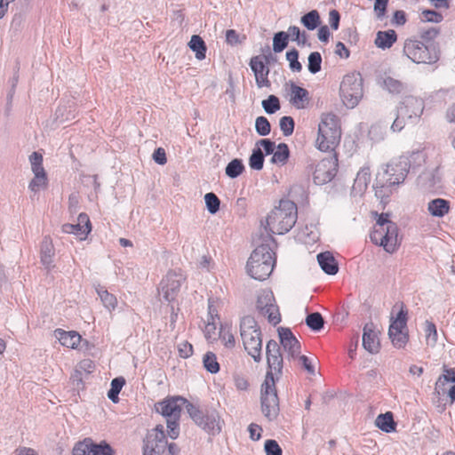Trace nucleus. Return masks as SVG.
<instances>
[{"instance_id":"obj_6","label":"nucleus","mask_w":455,"mask_h":455,"mask_svg":"<svg viewBox=\"0 0 455 455\" xmlns=\"http://www.w3.org/2000/svg\"><path fill=\"white\" fill-rule=\"evenodd\" d=\"M188 400L181 396H168L155 404L156 411L162 414L167 421V432L172 439L180 435V419Z\"/></svg>"},{"instance_id":"obj_42","label":"nucleus","mask_w":455,"mask_h":455,"mask_svg":"<svg viewBox=\"0 0 455 455\" xmlns=\"http://www.w3.org/2000/svg\"><path fill=\"white\" fill-rule=\"evenodd\" d=\"M243 165L239 159L232 160L226 167V174L230 178H236L243 172Z\"/></svg>"},{"instance_id":"obj_32","label":"nucleus","mask_w":455,"mask_h":455,"mask_svg":"<svg viewBox=\"0 0 455 455\" xmlns=\"http://www.w3.org/2000/svg\"><path fill=\"white\" fill-rule=\"evenodd\" d=\"M290 156V150L285 143H280L276 146L275 151L273 152V156L271 158V162L277 165H284L288 158Z\"/></svg>"},{"instance_id":"obj_33","label":"nucleus","mask_w":455,"mask_h":455,"mask_svg":"<svg viewBox=\"0 0 455 455\" xmlns=\"http://www.w3.org/2000/svg\"><path fill=\"white\" fill-rule=\"evenodd\" d=\"M190 49L196 52V58L199 60L205 59L206 45L201 36L197 35L192 36L190 42L188 43Z\"/></svg>"},{"instance_id":"obj_47","label":"nucleus","mask_w":455,"mask_h":455,"mask_svg":"<svg viewBox=\"0 0 455 455\" xmlns=\"http://www.w3.org/2000/svg\"><path fill=\"white\" fill-rule=\"evenodd\" d=\"M322 56L318 52H311L308 56V70L315 74L321 70Z\"/></svg>"},{"instance_id":"obj_37","label":"nucleus","mask_w":455,"mask_h":455,"mask_svg":"<svg viewBox=\"0 0 455 455\" xmlns=\"http://www.w3.org/2000/svg\"><path fill=\"white\" fill-rule=\"evenodd\" d=\"M302 24L309 30L315 29L320 23V16L317 11L313 10L301 18Z\"/></svg>"},{"instance_id":"obj_49","label":"nucleus","mask_w":455,"mask_h":455,"mask_svg":"<svg viewBox=\"0 0 455 455\" xmlns=\"http://www.w3.org/2000/svg\"><path fill=\"white\" fill-rule=\"evenodd\" d=\"M205 204L208 211L214 214L220 210V201L213 193H207L204 196Z\"/></svg>"},{"instance_id":"obj_19","label":"nucleus","mask_w":455,"mask_h":455,"mask_svg":"<svg viewBox=\"0 0 455 455\" xmlns=\"http://www.w3.org/2000/svg\"><path fill=\"white\" fill-rule=\"evenodd\" d=\"M62 231L67 234H74L80 240H85L89 233L92 231V224L86 213H80L77 218L76 224H64Z\"/></svg>"},{"instance_id":"obj_9","label":"nucleus","mask_w":455,"mask_h":455,"mask_svg":"<svg viewBox=\"0 0 455 455\" xmlns=\"http://www.w3.org/2000/svg\"><path fill=\"white\" fill-rule=\"evenodd\" d=\"M408 311L401 305L395 317H391L388 335L393 346L396 348H403L409 342V331L407 327Z\"/></svg>"},{"instance_id":"obj_8","label":"nucleus","mask_w":455,"mask_h":455,"mask_svg":"<svg viewBox=\"0 0 455 455\" xmlns=\"http://www.w3.org/2000/svg\"><path fill=\"white\" fill-rule=\"evenodd\" d=\"M261 410L269 419H275L279 413V399L272 372H267L261 385Z\"/></svg>"},{"instance_id":"obj_41","label":"nucleus","mask_w":455,"mask_h":455,"mask_svg":"<svg viewBox=\"0 0 455 455\" xmlns=\"http://www.w3.org/2000/svg\"><path fill=\"white\" fill-rule=\"evenodd\" d=\"M307 325L313 331H319L323 327V318L318 312L309 314L306 318Z\"/></svg>"},{"instance_id":"obj_61","label":"nucleus","mask_w":455,"mask_h":455,"mask_svg":"<svg viewBox=\"0 0 455 455\" xmlns=\"http://www.w3.org/2000/svg\"><path fill=\"white\" fill-rule=\"evenodd\" d=\"M234 384H235V387H236V389H238L240 391H244L249 387V383H248V380L246 379V378H244L242 375H238V374L234 376Z\"/></svg>"},{"instance_id":"obj_58","label":"nucleus","mask_w":455,"mask_h":455,"mask_svg":"<svg viewBox=\"0 0 455 455\" xmlns=\"http://www.w3.org/2000/svg\"><path fill=\"white\" fill-rule=\"evenodd\" d=\"M388 0H375L374 12L378 19H382L386 15Z\"/></svg>"},{"instance_id":"obj_35","label":"nucleus","mask_w":455,"mask_h":455,"mask_svg":"<svg viewBox=\"0 0 455 455\" xmlns=\"http://www.w3.org/2000/svg\"><path fill=\"white\" fill-rule=\"evenodd\" d=\"M275 302L274 294L270 291H262L257 300V309L261 313Z\"/></svg>"},{"instance_id":"obj_14","label":"nucleus","mask_w":455,"mask_h":455,"mask_svg":"<svg viewBox=\"0 0 455 455\" xmlns=\"http://www.w3.org/2000/svg\"><path fill=\"white\" fill-rule=\"evenodd\" d=\"M167 446L163 425H157L144 440L143 455H161Z\"/></svg>"},{"instance_id":"obj_31","label":"nucleus","mask_w":455,"mask_h":455,"mask_svg":"<svg viewBox=\"0 0 455 455\" xmlns=\"http://www.w3.org/2000/svg\"><path fill=\"white\" fill-rule=\"evenodd\" d=\"M219 339L227 348H233L235 345V334L228 324H221L219 331Z\"/></svg>"},{"instance_id":"obj_27","label":"nucleus","mask_w":455,"mask_h":455,"mask_svg":"<svg viewBox=\"0 0 455 455\" xmlns=\"http://www.w3.org/2000/svg\"><path fill=\"white\" fill-rule=\"evenodd\" d=\"M317 260L321 268L328 275H335L338 270V264L334 257L329 252H322L317 255Z\"/></svg>"},{"instance_id":"obj_59","label":"nucleus","mask_w":455,"mask_h":455,"mask_svg":"<svg viewBox=\"0 0 455 455\" xmlns=\"http://www.w3.org/2000/svg\"><path fill=\"white\" fill-rule=\"evenodd\" d=\"M178 351L180 357L188 358L193 354V346L188 341H183L179 344Z\"/></svg>"},{"instance_id":"obj_3","label":"nucleus","mask_w":455,"mask_h":455,"mask_svg":"<svg viewBox=\"0 0 455 455\" xmlns=\"http://www.w3.org/2000/svg\"><path fill=\"white\" fill-rule=\"evenodd\" d=\"M341 125L339 118L332 113L321 116L318 124L316 148L323 152L333 151L340 142Z\"/></svg>"},{"instance_id":"obj_40","label":"nucleus","mask_w":455,"mask_h":455,"mask_svg":"<svg viewBox=\"0 0 455 455\" xmlns=\"http://www.w3.org/2000/svg\"><path fill=\"white\" fill-rule=\"evenodd\" d=\"M204 365L211 373H217L220 371V364L217 356L212 352H207L204 356Z\"/></svg>"},{"instance_id":"obj_39","label":"nucleus","mask_w":455,"mask_h":455,"mask_svg":"<svg viewBox=\"0 0 455 455\" xmlns=\"http://www.w3.org/2000/svg\"><path fill=\"white\" fill-rule=\"evenodd\" d=\"M259 314L267 317L268 322L274 325L279 323L281 321V315L275 302Z\"/></svg>"},{"instance_id":"obj_5","label":"nucleus","mask_w":455,"mask_h":455,"mask_svg":"<svg viewBox=\"0 0 455 455\" xmlns=\"http://www.w3.org/2000/svg\"><path fill=\"white\" fill-rule=\"evenodd\" d=\"M275 264V252L268 245L258 246L247 260V274L259 281L266 280L272 273Z\"/></svg>"},{"instance_id":"obj_36","label":"nucleus","mask_w":455,"mask_h":455,"mask_svg":"<svg viewBox=\"0 0 455 455\" xmlns=\"http://www.w3.org/2000/svg\"><path fill=\"white\" fill-rule=\"evenodd\" d=\"M124 384L125 380L122 377L116 378L111 381V387L108 393V396L113 403H117L119 401L118 395Z\"/></svg>"},{"instance_id":"obj_54","label":"nucleus","mask_w":455,"mask_h":455,"mask_svg":"<svg viewBox=\"0 0 455 455\" xmlns=\"http://www.w3.org/2000/svg\"><path fill=\"white\" fill-rule=\"evenodd\" d=\"M95 369V364L91 359H84L79 362L76 367V371L79 373H92Z\"/></svg>"},{"instance_id":"obj_23","label":"nucleus","mask_w":455,"mask_h":455,"mask_svg":"<svg viewBox=\"0 0 455 455\" xmlns=\"http://www.w3.org/2000/svg\"><path fill=\"white\" fill-rule=\"evenodd\" d=\"M310 101L308 92L294 84L291 85L290 103L297 109L306 108Z\"/></svg>"},{"instance_id":"obj_44","label":"nucleus","mask_w":455,"mask_h":455,"mask_svg":"<svg viewBox=\"0 0 455 455\" xmlns=\"http://www.w3.org/2000/svg\"><path fill=\"white\" fill-rule=\"evenodd\" d=\"M384 84L386 89L393 94H401L405 91V86L400 81L391 77L385 79Z\"/></svg>"},{"instance_id":"obj_7","label":"nucleus","mask_w":455,"mask_h":455,"mask_svg":"<svg viewBox=\"0 0 455 455\" xmlns=\"http://www.w3.org/2000/svg\"><path fill=\"white\" fill-rule=\"evenodd\" d=\"M240 334L244 349L256 362H259L262 350L261 331L253 317L250 315L243 317L240 323Z\"/></svg>"},{"instance_id":"obj_48","label":"nucleus","mask_w":455,"mask_h":455,"mask_svg":"<svg viewBox=\"0 0 455 455\" xmlns=\"http://www.w3.org/2000/svg\"><path fill=\"white\" fill-rule=\"evenodd\" d=\"M425 334L427 343L435 345L437 341V330L436 326L433 322L426 321L425 323Z\"/></svg>"},{"instance_id":"obj_38","label":"nucleus","mask_w":455,"mask_h":455,"mask_svg":"<svg viewBox=\"0 0 455 455\" xmlns=\"http://www.w3.org/2000/svg\"><path fill=\"white\" fill-rule=\"evenodd\" d=\"M289 35L286 32H278L273 38V50L275 52H283L288 45Z\"/></svg>"},{"instance_id":"obj_43","label":"nucleus","mask_w":455,"mask_h":455,"mask_svg":"<svg viewBox=\"0 0 455 455\" xmlns=\"http://www.w3.org/2000/svg\"><path fill=\"white\" fill-rule=\"evenodd\" d=\"M186 409L189 416L198 426L203 423V419L205 418V412L204 411L188 402L186 403Z\"/></svg>"},{"instance_id":"obj_28","label":"nucleus","mask_w":455,"mask_h":455,"mask_svg":"<svg viewBox=\"0 0 455 455\" xmlns=\"http://www.w3.org/2000/svg\"><path fill=\"white\" fill-rule=\"evenodd\" d=\"M397 36L395 30L379 31L375 38V44L381 49L390 48L396 41Z\"/></svg>"},{"instance_id":"obj_18","label":"nucleus","mask_w":455,"mask_h":455,"mask_svg":"<svg viewBox=\"0 0 455 455\" xmlns=\"http://www.w3.org/2000/svg\"><path fill=\"white\" fill-rule=\"evenodd\" d=\"M401 117L408 120L419 118L424 109L423 101L416 97L407 96L398 108Z\"/></svg>"},{"instance_id":"obj_16","label":"nucleus","mask_w":455,"mask_h":455,"mask_svg":"<svg viewBox=\"0 0 455 455\" xmlns=\"http://www.w3.org/2000/svg\"><path fill=\"white\" fill-rule=\"evenodd\" d=\"M72 455H113V450L105 442L98 444L91 438H84L75 444Z\"/></svg>"},{"instance_id":"obj_4","label":"nucleus","mask_w":455,"mask_h":455,"mask_svg":"<svg viewBox=\"0 0 455 455\" xmlns=\"http://www.w3.org/2000/svg\"><path fill=\"white\" fill-rule=\"evenodd\" d=\"M408 173V164L405 160H394L388 163L383 173L379 175L375 188V195L381 201L387 199L392 188L403 183Z\"/></svg>"},{"instance_id":"obj_25","label":"nucleus","mask_w":455,"mask_h":455,"mask_svg":"<svg viewBox=\"0 0 455 455\" xmlns=\"http://www.w3.org/2000/svg\"><path fill=\"white\" fill-rule=\"evenodd\" d=\"M55 336L62 346L73 349L77 348L82 339L78 332L75 331H66L62 329L55 330Z\"/></svg>"},{"instance_id":"obj_17","label":"nucleus","mask_w":455,"mask_h":455,"mask_svg":"<svg viewBox=\"0 0 455 455\" xmlns=\"http://www.w3.org/2000/svg\"><path fill=\"white\" fill-rule=\"evenodd\" d=\"M435 390L438 395H447L451 403L455 402V370L443 368V373L438 378Z\"/></svg>"},{"instance_id":"obj_12","label":"nucleus","mask_w":455,"mask_h":455,"mask_svg":"<svg viewBox=\"0 0 455 455\" xmlns=\"http://www.w3.org/2000/svg\"><path fill=\"white\" fill-rule=\"evenodd\" d=\"M338 156L331 155L319 161L315 168L313 179L315 184L323 185L330 182L338 172Z\"/></svg>"},{"instance_id":"obj_22","label":"nucleus","mask_w":455,"mask_h":455,"mask_svg":"<svg viewBox=\"0 0 455 455\" xmlns=\"http://www.w3.org/2000/svg\"><path fill=\"white\" fill-rule=\"evenodd\" d=\"M279 337L282 346L291 356L294 357L299 355V342L297 340V339L294 337V335L289 329L281 328L279 330Z\"/></svg>"},{"instance_id":"obj_63","label":"nucleus","mask_w":455,"mask_h":455,"mask_svg":"<svg viewBox=\"0 0 455 455\" xmlns=\"http://www.w3.org/2000/svg\"><path fill=\"white\" fill-rule=\"evenodd\" d=\"M215 331H216V325L215 323L212 322H208V323L205 325L204 327V336L206 338V339H208L209 341H213L216 339V337H215Z\"/></svg>"},{"instance_id":"obj_10","label":"nucleus","mask_w":455,"mask_h":455,"mask_svg":"<svg viewBox=\"0 0 455 455\" xmlns=\"http://www.w3.org/2000/svg\"><path fill=\"white\" fill-rule=\"evenodd\" d=\"M403 52L411 61L418 64H431L438 60L435 48H430L417 39L409 38L405 40Z\"/></svg>"},{"instance_id":"obj_2","label":"nucleus","mask_w":455,"mask_h":455,"mask_svg":"<svg viewBox=\"0 0 455 455\" xmlns=\"http://www.w3.org/2000/svg\"><path fill=\"white\" fill-rule=\"evenodd\" d=\"M376 224L371 233L373 243L382 246L387 252L393 253L399 246L397 225L389 219L388 213H374Z\"/></svg>"},{"instance_id":"obj_50","label":"nucleus","mask_w":455,"mask_h":455,"mask_svg":"<svg viewBox=\"0 0 455 455\" xmlns=\"http://www.w3.org/2000/svg\"><path fill=\"white\" fill-rule=\"evenodd\" d=\"M262 106L265 111L268 114H273L280 109V102L276 96L270 95L267 100L262 101Z\"/></svg>"},{"instance_id":"obj_1","label":"nucleus","mask_w":455,"mask_h":455,"mask_svg":"<svg viewBox=\"0 0 455 455\" xmlns=\"http://www.w3.org/2000/svg\"><path fill=\"white\" fill-rule=\"evenodd\" d=\"M298 209L295 203L289 199H282L267 215L265 228L275 235H283L295 225Z\"/></svg>"},{"instance_id":"obj_20","label":"nucleus","mask_w":455,"mask_h":455,"mask_svg":"<svg viewBox=\"0 0 455 455\" xmlns=\"http://www.w3.org/2000/svg\"><path fill=\"white\" fill-rule=\"evenodd\" d=\"M263 59L262 56H254L250 61V67L254 73L256 84L259 88L269 87L271 84L268 79L269 68Z\"/></svg>"},{"instance_id":"obj_57","label":"nucleus","mask_w":455,"mask_h":455,"mask_svg":"<svg viewBox=\"0 0 455 455\" xmlns=\"http://www.w3.org/2000/svg\"><path fill=\"white\" fill-rule=\"evenodd\" d=\"M422 20L439 23L443 20V16L435 11L427 10L422 12Z\"/></svg>"},{"instance_id":"obj_55","label":"nucleus","mask_w":455,"mask_h":455,"mask_svg":"<svg viewBox=\"0 0 455 455\" xmlns=\"http://www.w3.org/2000/svg\"><path fill=\"white\" fill-rule=\"evenodd\" d=\"M371 181V170L369 167H363L357 172L355 182L363 184L364 187Z\"/></svg>"},{"instance_id":"obj_13","label":"nucleus","mask_w":455,"mask_h":455,"mask_svg":"<svg viewBox=\"0 0 455 455\" xmlns=\"http://www.w3.org/2000/svg\"><path fill=\"white\" fill-rule=\"evenodd\" d=\"M43 156L38 152H33L29 156V162L31 170L34 173V178L28 184V188L33 193H37L41 189H45L48 186L47 173L43 166Z\"/></svg>"},{"instance_id":"obj_53","label":"nucleus","mask_w":455,"mask_h":455,"mask_svg":"<svg viewBox=\"0 0 455 455\" xmlns=\"http://www.w3.org/2000/svg\"><path fill=\"white\" fill-rule=\"evenodd\" d=\"M226 43L229 45H235L241 44L243 41L246 39V36L243 35L242 36L235 29H228L226 31Z\"/></svg>"},{"instance_id":"obj_60","label":"nucleus","mask_w":455,"mask_h":455,"mask_svg":"<svg viewBox=\"0 0 455 455\" xmlns=\"http://www.w3.org/2000/svg\"><path fill=\"white\" fill-rule=\"evenodd\" d=\"M250 438L253 441H258L261 437L262 427L255 423H251L248 427Z\"/></svg>"},{"instance_id":"obj_26","label":"nucleus","mask_w":455,"mask_h":455,"mask_svg":"<svg viewBox=\"0 0 455 455\" xmlns=\"http://www.w3.org/2000/svg\"><path fill=\"white\" fill-rule=\"evenodd\" d=\"M427 211L433 217L443 218L451 211V203L443 198H435L428 202Z\"/></svg>"},{"instance_id":"obj_62","label":"nucleus","mask_w":455,"mask_h":455,"mask_svg":"<svg viewBox=\"0 0 455 455\" xmlns=\"http://www.w3.org/2000/svg\"><path fill=\"white\" fill-rule=\"evenodd\" d=\"M289 35V37L291 38L293 41H297L298 43H304L305 42V36H303L302 40H300V29L297 26H291L288 28V32L286 33Z\"/></svg>"},{"instance_id":"obj_46","label":"nucleus","mask_w":455,"mask_h":455,"mask_svg":"<svg viewBox=\"0 0 455 455\" xmlns=\"http://www.w3.org/2000/svg\"><path fill=\"white\" fill-rule=\"evenodd\" d=\"M286 59L289 61L290 68L295 72H300L302 65L299 61V52L296 49H292L286 52Z\"/></svg>"},{"instance_id":"obj_29","label":"nucleus","mask_w":455,"mask_h":455,"mask_svg":"<svg viewBox=\"0 0 455 455\" xmlns=\"http://www.w3.org/2000/svg\"><path fill=\"white\" fill-rule=\"evenodd\" d=\"M376 426L386 433H391L395 431L396 423L394 420L393 413L387 411L383 414H379L375 420Z\"/></svg>"},{"instance_id":"obj_34","label":"nucleus","mask_w":455,"mask_h":455,"mask_svg":"<svg viewBox=\"0 0 455 455\" xmlns=\"http://www.w3.org/2000/svg\"><path fill=\"white\" fill-rule=\"evenodd\" d=\"M199 426L212 435L220 433L221 429L219 420L214 414L209 415L205 413V418L203 419V423L199 424Z\"/></svg>"},{"instance_id":"obj_51","label":"nucleus","mask_w":455,"mask_h":455,"mask_svg":"<svg viewBox=\"0 0 455 455\" xmlns=\"http://www.w3.org/2000/svg\"><path fill=\"white\" fill-rule=\"evenodd\" d=\"M255 128L257 132L261 136L269 134L271 131L270 124L265 116H259L255 122Z\"/></svg>"},{"instance_id":"obj_64","label":"nucleus","mask_w":455,"mask_h":455,"mask_svg":"<svg viewBox=\"0 0 455 455\" xmlns=\"http://www.w3.org/2000/svg\"><path fill=\"white\" fill-rule=\"evenodd\" d=\"M154 160L159 164H165L167 162L166 154L164 148H158L153 154Z\"/></svg>"},{"instance_id":"obj_15","label":"nucleus","mask_w":455,"mask_h":455,"mask_svg":"<svg viewBox=\"0 0 455 455\" xmlns=\"http://www.w3.org/2000/svg\"><path fill=\"white\" fill-rule=\"evenodd\" d=\"M185 277L180 272L169 271L160 283L159 291L168 301L177 299Z\"/></svg>"},{"instance_id":"obj_21","label":"nucleus","mask_w":455,"mask_h":455,"mask_svg":"<svg viewBox=\"0 0 455 455\" xmlns=\"http://www.w3.org/2000/svg\"><path fill=\"white\" fill-rule=\"evenodd\" d=\"M267 360L268 365V371L279 373L283 368V356L280 351V347L275 340H269L267 343Z\"/></svg>"},{"instance_id":"obj_52","label":"nucleus","mask_w":455,"mask_h":455,"mask_svg":"<svg viewBox=\"0 0 455 455\" xmlns=\"http://www.w3.org/2000/svg\"><path fill=\"white\" fill-rule=\"evenodd\" d=\"M280 129L284 136H290L294 131V121L291 116H283L280 119Z\"/></svg>"},{"instance_id":"obj_11","label":"nucleus","mask_w":455,"mask_h":455,"mask_svg":"<svg viewBox=\"0 0 455 455\" xmlns=\"http://www.w3.org/2000/svg\"><path fill=\"white\" fill-rule=\"evenodd\" d=\"M340 97L347 108H355L363 96L362 79L357 74H348L340 84Z\"/></svg>"},{"instance_id":"obj_24","label":"nucleus","mask_w":455,"mask_h":455,"mask_svg":"<svg viewBox=\"0 0 455 455\" xmlns=\"http://www.w3.org/2000/svg\"><path fill=\"white\" fill-rule=\"evenodd\" d=\"M363 346L371 354L378 353L380 348V342L377 331L368 324L363 328Z\"/></svg>"},{"instance_id":"obj_30","label":"nucleus","mask_w":455,"mask_h":455,"mask_svg":"<svg viewBox=\"0 0 455 455\" xmlns=\"http://www.w3.org/2000/svg\"><path fill=\"white\" fill-rule=\"evenodd\" d=\"M96 292L100 297L102 304L108 311L112 312L116 308L118 303L116 297L114 294L108 292L105 287L99 285L96 288Z\"/></svg>"},{"instance_id":"obj_56","label":"nucleus","mask_w":455,"mask_h":455,"mask_svg":"<svg viewBox=\"0 0 455 455\" xmlns=\"http://www.w3.org/2000/svg\"><path fill=\"white\" fill-rule=\"evenodd\" d=\"M267 455H282L283 451L275 440H267L265 443Z\"/></svg>"},{"instance_id":"obj_45","label":"nucleus","mask_w":455,"mask_h":455,"mask_svg":"<svg viewBox=\"0 0 455 455\" xmlns=\"http://www.w3.org/2000/svg\"><path fill=\"white\" fill-rule=\"evenodd\" d=\"M263 164L264 156L261 149L258 148L253 150L249 161L250 167L253 170L259 171L263 168Z\"/></svg>"}]
</instances>
